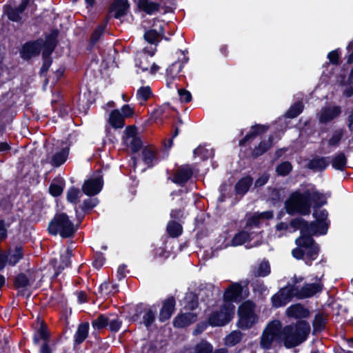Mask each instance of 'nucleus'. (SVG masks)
I'll return each mask as SVG.
<instances>
[{"label": "nucleus", "mask_w": 353, "mask_h": 353, "mask_svg": "<svg viewBox=\"0 0 353 353\" xmlns=\"http://www.w3.org/2000/svg\"><path fill=\"white\" fill-rule=\"evenodd\" d=\"M316 222L307 223L302 219H295L291 221V225L301 230V235L295 241L297 248L292 251V256L296 259H304L308 265L315 260L318 256L319 248L314 243L311 236L316 234H325L327 228L324 220L327 216L326 210H323L314 213Z\"/></svg>", "instance_id": "1"}, {"label": "nucleus", "mask_w": 353, "mask_h": 353, "mask_svg": "<svg viewBox=\"0 0 353 353\" xmlns=\"http://www.w3.org/2000/svg\"><path fill=\"white\" fill-rule=\"evenodd\" d=\"M310 331L309 323L305 321H301L296 325L285 327L280 337L286 347H292L304 341Z\"/></svg>", "instance_id": "2"}, {"label": "nucleus", "mask_w": 353, "mask_h": 353, "mask_svg": "<svg viewBox=\"0 0 353 353\" xmlns=\"http://www.w3.org/2000/svg\"><path fill=\"white\" fill-rule=\"evenodd\" d=\"M77 230V228L65 213L57 214L48 225L50 234H59L62 238L72 237Z\"/></svg>", "instance_id": "3"}, {"label": "nucleus", "mask_w": 353, "mask_h": 353, "mask_svg": "<svg viewBox=\"0 0 353 353\" xmlns=\"http://www.w3.org/2000/svg\"><path fill=\"white\" fill-rule=\"evenodd\" d=\"M310 192L305 191L303 193L295 192L290 196L289 200L285 202V208L289 214L299 212L302 214H308L310 212L311 203L307 195Z\"/></svg>", "instance_id": "4"}, {"label": "nucleus", "mask_w": 353, "mask_h": 353, "mask_svg": "<svg viewBox=\"0 0 353 353\" xmlns=\"http://www.w3.org/2000/svg\"><path fill=\"white\" fill-rule=\"evenodd\" d=\"M234 305L230 302H223L219 308L212 312L208 317L209 324L212 326H223L228 323L234 314Z\"/></svg>", "instance_id": "5"}, {"label": "nucleus", "mask_w": 353, "mask_h": 353, "mask_svg": "<svg viewBox=\"0 0 353 353\" xmlns=\"http://www.w3.org/2000/svg\"><path fill=\"white\" fill-rule=\"evenodd\" d=\"M255 305L250 301L243 303L239 307L238 314L239 320L238 325L242 329H249L252 327L257 321V316L254 312Z\"/></svg>", "instance_id": "6"}, {"label": "nucleus", "mask_w": 353, "mask_h": 353, "mask_svg": "<svg viewBox=\"0 0 353 353\" xmlns=\"http://www.w3.org/2000/svg\"><path fill=\"white\" fill-rule=\"evenodd\" d=\"M156 48L151 47L150 48H145L142 51L138 52L136 54L135 65L140 68L143 72L150 70V73L152 74H155L159 67L154 63L150 67V61L148 57H152L155 53Z\"/></svg>", "instance_id": "7"}, {"label": "nucleus", "mask_w": 353, "mask_h": 353, "mask_svg": "<svg viewBox=\"0 0 353 353\" xmlns=\"http://www.w3.org/2000/svg\"><path fill=\"white\" fill-rule=\"evenodd\" d=\"M281 323L278 321L271 322L265 329L261 336V345L264 349H269L274 341L281 339Z\"/></svg>", "instance_id": "8"}, {"label": "nucleus", "mask_w": 353, "mask_h": 353, "mask_svg": "<svg viewBox=\"0 0 353 353\" xmlns=\"http://www.w3.org/2000/svg\"><path fill=\"white\" fill-rule=\"evenodd\" d=\"M295 296V288L287 285L272 296L271 300L274 307H280L288 303Z\"/></svg>", "instance_id": "9"}, {"label": "nucleus", "mask_w": 353, "mask_h": 353, "mask_svg": "<svg viewBox=\"0 0 353 353\" xmlns=\"http://www.w3.org/2000/svg\"><path fill=\"white\" fill-rule=\"evenodd\" d=\"M103 184L102 176L99 172H97L84 182L82 190L83 192L88 196L95 195L100 192Z\"/></svg>", "instance_id": "10"}, {"label": "nucleus", "mask_w": 353, "mask_h": 353, "mask_svg": "<svg viewBox=\"0 0 353 353\" xmlns=\"http://www.w3.org/2000/svg\"><path fill=\"white\" fill-rule=\"evenodd\" d=\"M123 141L125 145L130 147L134 152H137L141 147L142 143L137 137V130L134 127L129 126L125 130Z\"/></svg>", "instance_id": "11"}, {"label": "nucleus", "mask_w": 353, "mask_h": 353, "mask_svg": "<svg viewBox=\"0 0 353 353\" xmlns=\"http://www.w3.org/2000/svg\"><path fill=\"white\" fill-rule=\"evenodd\" d=\"M323 284L319 281L314 283H305L300 290L295 288V296L299 299H305L313 296L321 292Z\"/></svg>", "instance_id": "12"}, {"label": "nucleus", "mask_w": 353, "mask_h": 353, "mask_svg": "<svg viewBox=\"0 0 353 353\" xmlns=\"http://www.w3.org/2000/svg\"><path fill=\"white\" fill-rule=\"evenodd\" d=\"M341 112V108L339 106L325 107L319 112V121L323 123H328L337 117Z\"/></svg>", "instance_id": "13"}, {"label": "nucleus", "mask_w": 353, "mask_h": 353, "mask_svg": "<svg viewBox=\"0 0 353 353\" xmlns=\"http://www.w3.org/2000/svg\"><path fill=\"white\" fill-rule=\"evenodd\" d=\"M242 290V286L239 283H235L232 284L225 291L223 295L224 302L232 303L233 301H236L241 296Z\"/></svg>", "instance_id": "14"}, {"label": "nucleus", "mask_w": 353, "mask_h": 353, "mask_svg": "<svg viewBox=\"0 0 353 353\" xmlns=\"http://www.w3.org/2000/svg\"><path fill=\"white\" fill-rule=\"evenodd\" d=\"M192 170L188 165L179 168L175 172L172 181L177 184L186 183L192 176Z\"/></svg>", "instance_id": "15"}, {"label": "nucleus", "mask_w": 353, "mask_h": 353, "mask_svg": "<svg viewBox=\"0 0 353 353\" xmlns=\"http://www.w3.org/2000/svg\"><path fill=\"white\" fill-rule=\"evenodd\" d=\"M175 301L173 297L166 299L163 304V307L160 311L159 320L162 322L169 319L174 310Z\"/></svg>", "instance_id": "16"}, {"label": "nucleus", "mask_w": 353, "mask_h": 353, "mask_svg": "<svg viewBox=\"0 0 353 353\" xmlns=\"http://www.w3.org/2000/svg\"><path fill=\"white\" fill-rule=\"evenodd\" d=\"M69 154V148H64L56 152L51 157H48L49 163L54 167H59L63 164Z\"/></svg>", "instance_id": "17"}, {"label": "nucleus", "mask_w": 353, "mask_h": 353, "mask_svg": "<svg viewBox=\"0 0 353 353\" xmlns=\"http://www.w3.org/2000/svg\"><path fill=\"white\" fill-rule=\"evenodd\" d=\"M34 279L32 276L21 273L19 274L15 279L14 286L19 290V292L23 294V292L28 289V287L34 283Z\"/></svg>", "instance_id": "18"}, {"label": "nucleus", "mask_w": 353, "mask_h": 353, "mask_svg": "<svg viewBox=\"0 0 353 353\" xmlns=\"http://www.w3.org/2000/svg\"><path fill=\"white\" fill-rule=\"evenodd\" d=\"M197 317L194 313L188 312L178 315L174 320L173 324L176 327H183L196 321Z\"/></svg>", "instance_id": "19"}, {"label": "nucleus", "mask_w": 353, "mask_h": 353, "mask_svg": "<svg viewBox=\"0 0 353 353\" xmlns=\"http://www.w3.org/2000/svg\"><path fill=\"white\" fill-rule=\"evenodd\" d=\"M41 50V45L38 42L27 43L22 48L21 52V57L28 59L30 57L39 54Z\"/></svg>", "instance_id": "20"}, {"label": "nucleus", "mask_w": 353, "mask_h": 353, "mask_svg": "<svg viewBox=\"0 0 353 353\" xmlns=\"http://www.w3.org/2000/svg\"><path fill=\"white\" fill-rule=\"evenodd\" d=\"M286 314L288 316L295 319L305 318L309 315V312L300 303H296L290 306L286 310Z\"/></svg>", "instance_id": "21"}, {"label": "nucleus", "mask_w": 353, "mask_h": 353, "mask_svg": "<svg viewBox=\"0 0 353 353\" xmlns=\"http://www.w3.org/2000/svg\"><path fill=\"white\" fill-rule=\"evenodd\" d=\"M330 160L328 157H315L308 163V168L316 172L324 170L329 165Z\"/></svg>", "instance_id": "22"}, {"label": "nucleus", "mask_w": 353, "mask_h": 353, "mask_svg": "<svg viewBox=\"0 0 353 353\" xmlns=\"http://www.w3.org/2000/svg\"><path fill=\"white\" fill-rule=\"evenodd\" d=\"M29 3V0H23L17 8H9L7 10L8 18L13 21H19L21 19L20 14L24 11Z\"/></svg>", "instance_id": "23"}, {"label": "nucleus", "mask_w": 353, "mask_h": 353, "mask_svg": "<svg viewBox=\"0 0 353 353\" xmlns=\"http://www.w3.org/2000/svg\"><path fill=\"white\" fill-rule=\"evenodd\" d=\"M130 4L128 0H114L111 8L115 11L114 17L119 18L126 14Z\"/></svg>", "instance_id": "24"}, {"label": "nucleus", "mask_w": 353, "mask_h": 353, "mask_svg": "<svg viewBox=\"0 0 353 353\" xmlns=\"http://www.w3.org/2000/svg\"><path fill=\"white\" fill-rule=\"evenodd\" d=\"M7 263L10 265H16L23 257V251L21 247H15L14 249H10L6 254Z\"/></svg>", "instance_id": "25"}, {"label": "nucleus", "mask_w": 353, "mask_h": 353, "mask_svg": "<svg viewBox=\"0 0 353 353\" xmlns=\"http://www.w3.org/2000/svg\"><path fill=\"white\" fill-rule=\"evenodd\" d=\"M125 119L119 110H112L109 116L108 122L114 128H122L124 126Z\"/></svg>", "instance_id": "26"}, {"label": "nucleus", "mask_w": 353, "mask_h": 353, "mask_svg": "<svg viewBox=\"0 0 353 353\" xmlns=\"http://www.w3.org/2000/svg\"><path fill=\"white\" fill-rule=\"evenodd\" d=\"M183 64L180 62H174L171 64L167 69V85L170 87V84L173 80L177 77L178 74L181 71Z\"/></svg>", "instance_id": "27"}, {"label": "nucleus", "mask_w": 353, "mask_h": 353, "mask_svg": "<svg viewBox=\"0 0 353 353\" xmlns=\"http://www.w3.org/2000/svg\"><path fill=\"white\" fill-rule=\"evenodd\" d=\"M138 6L148 14H152L159 11L160 5L149 0H139Z\"/></svg>", "instance_id": "28"}, {"label": "nucleus", "mask_w": 353, "mask_h": 353, "mask_svg": "<svg viewBox=\"0 0 353 353\" xmlns=\"http://www.w3.org/2000/svg\"><path fill=\"white\" fill-rule=\"evenodd\" d=\"M252 183V179L250 176H245L240 179L235 185L236 194H245L250 189Z\"/></svg>", "instance_id": "29"}, {"label": "nucleus", "mask_w": 353, "mask_h": 353, "mask_svg": "<svg viewBox=\"0 0 353 353\" xmlns=\"http://www.w3.org/2000/svg\"><path fill=\"white\" fill-rule=\"evenodd\" d=\"M270 273V265L268 261H263L261 263L253 267L252 274L255 276L264 277Z\"/></svg>", "instance_id": "30"}, {"label": "nucleus", "mask_w": 353, "mask_h": 353, "mask_svg": "<svg viewBox=\"0 0 353 353\" xmlns=\"http://www.w3.org/2000/svg\"><path fill=\"white\" fill-rule=\"evenodd\" d=\"M163 33V30L162 27L159 28V31L156 30H149L145 32L144 38L148 43L150 44H154L156 46L159 42L160 37Z\"/></svg>", "instance_id": "31"}, {"label": "nucleus", "mask_w": 353, "mask_h": 353, "mask_svg": "<svg viewBox=\"0 0 353 353\" xmlns=\"http://www.w3.org/2000/svg\"><path fill=\"white\" fill-rule=\"evenodd\" d=\"M212 345L206 341H202L198 343L194 349H188L183 353H212Z\"/></svg>", "instance_id": "32"}, {"label": "nucleus", "mask_w": 353, "mask_h": 353, "mask_svg": "<svg viewBox=\"0 0 353 353\" xmlns=\"http://www.w3.org/2000/svg\"><path fill=\"white\" fill-rule=\"evenodd\" d=\"M89 331V323L85 322L80 324L76 332L74 338L75 342L78 344L81 343L88 336Z\"/></svg>", "instance_id": "33"}, {"label": "nucleus", "mask_w": 353, "mask_h": 353, "mask_svg": "<svg viewBox=\"0 0 353 353\" xmlns=\"http://www.w3.org/2000/svg\"><path fill=\"white\" fill-rule=\"evenodd\" d=\"M332 167L339 170H343L346 165L347 159L343 152H339L332 157L331 161Z\"/></svg>", "instance_id": "34"}, {"label": "nucleus", "mask_w": 353, "mask_h": 353, "mask_svg": "<svg viewBox=\"0 0 353 353\" xmlns=\"http://www.w3.org/2000/svg\"><path fill=\"white\" fill-rule=\"evenodd\" d=\"M306 192H310L307 198L311 203L312 201L316 205H322L325 203V199L323 195L316 190L314 188L307 189Z\"/></svg>", "instance_id": "35"}, {"label": "nucleus", "mask_w": 353, "mask_h": 353, "mask_svg": "<svg viewBox=\"0 0 353 353\" xmlns=\"http://www.w3.org/2000/svg\"><path fill=\"white\" fill-rule=\"evenodd\" d=\"M194 155L202 159H207L214 156V150L205 145H199L194 150Z\"/></svg>", "instance_id": "36"}, {"label": "nucleus", "mask_w": 353, "mask_h": 353, "mask_svg": "<svg viewBox=\"0 0 353 353\" xmlns=\"http://www.w3.org/2000/svg\"><path fill=\"white\" fill-rule=\"evenodd\" d=\"M122 324V321L117 314H108V325L110 330L112 332H117Z\"/></svg>", "instance_id": "37"}, {"label": "nucleus", "mask_w": 353, "mask_h": 353, "mask_svg": "<svg viewBox=\"0 0 353 353\" xmlns=\"http://www.w3.org/2000/svg\"><path fill=\"white\" fill-rule=\"evenodd\" d=\"M72 248L69 247L65 250V254L61 256V263L57 268V270L56 271L55 273L56 276H57L62 270H63L65 268L68 267L70 265V258L72 255Z\"/></svg>", "instance_id": "38"}, {"label": "nucleus", "mask_w": 353, "mask_h": 353, "mask_svg": "<svg viewBox=\"0 0 353 353\" xmlns=\"http://www.w3.org/2000/svg\"><path fill=\"white\" fill-rule=\"evenodd\" d=\"M242 336L243 334L240 331H233L225 337V343L228 346H234L241 341Z\"/></svg>", "instance_id": "39"}, {"label": "nucleus", "mask_w": 353, "mask_h": 353, "mask_svg": "<svg viewBox=\"0 0 353 353\" xmlns=\"http://www.w3.org/2000/svg\"><path fill=\"white\" fill-rule=\"evenodd\" d=\"M267 130V128L264 125H257L252 128L251 131L245 137V138L240 142L241 144L247 141L250 139L255 138L259 134L265 132Z\"/></svg>", "instance_id": "40"}, {"label": "nucleus", "mask_w": 353, "mask_h": 353, "mask_svg": "<svg viewBox=\"0 0 353 353\" xmlns=\"http://www.w3.org/2000/svg\"><path fill=\"white\" fill-rule=\"evenodd\" d=\"M345 132L344 129H338L336 130L330 139L328 140V145L331 147H336L339 145L341 140L343 138V134Z\"/></svg>", "instance_id": "41"}, {"label": "nucleus", "mask_w": 353, "mask_h": 353, "mask_svg": "<svg viewBox=\"0 0 353 353\" xmlns=\"http://www.w3.org/2000/svg\"><path fill=\"white\" fill-rule=\"evenodd\" d=\"M92 325L95 330H101L108 325V315L101 314L92 321Z\"/></svg>", "instance_id": "42"}, {"label": "nucleus", "mask_w": 353, "mask_h": 353, "mask_svg": "<svg viewBox=\"0 0 353 353\" xmlns=\"http://www.w3.org/2000/svg\"><path fill=\"white\" fill-rule=\"evenodd\" d=\"M155 150L153 148H145L142 152L143 160L149 166L152 165V163L155 159Z\"/></svg>", "instance_id": "43"}, {"label": "nucleus", "mask_w": 353, "mask_h": 353, "mask_svg": "<svg viewBox=\"0 0 353 353\" xmlns=\"http://www.w3.org/2000/svg\"><path fill=\"white\" fill-rule=\"evenodd\" d=\"M167 231L171 236L176 237L182 233V227L175 221H170L167 225Z\"/></svg>", "instance_id": "44"}, {"label": "nucleus", "mask_w": 353, "mask_h": 353, "mask_svg": "<svg viewBox=\"0 0 353 353\" xmlns=\"http://www.w3.org/2000/svg\"><path fill=\"white\" fill-rule=\"evenodd\" d=\"M272 139L270 137L268 141H262L252 152L254 157H259L265 152L271 146Z\"/></svg>", "instance_id": "45"}, {"label": "nucleus", "mask_w": 353, "mask_h": 353, "mask_svg": "<svg viewBox=\"0 0 353 353\" xmlns=\"http://www.w3.org/2000/svg\"><path fill=\"white\" fill-rule=\"evenodd\" d=\"M250 239V234L245 231L240 232L236 234L232 240V245L239 246L243 245Z\"/></svg>", "instance_id": "46"}, {"label": "nucleus", "mask_w": 353, "mask_h": 353, "mask_svg": "<svg viewBox=\"0 0 353 353\" xmlns=\"http://www.w3.org/2000/svg\"><path fill=\"white\" fill-rule=\"evenodd\" d=\"M303 104L302 102L294 103L286 112V117L288 118H295L301 114L303 110Z\"/></svg>", "instance_id": "47"}, {"label": "nucleus", "mask_w": 353, "mask_h": 353, "mask_svg": "<svg viewBox=\"0 0 353 353\" xmlns=\"http://www.w3.org/2000/svg\"><path fill=\"white\" fill-rule=\"evenodd\" d=\"M155 314L156 310H153L152 309H148L145 311V314L143 316V323L147 327H150L153 323L155 319Z\"/></svg>", "instance_id": "48"}, {"label": "nucleus", "mask_w": 353, "mask_h": 353, "mask_svg": "<svg viewBox=\"0 0 353 353\" xmlns=\"http://www.w3.org/2000/svg\"><path fill=\"white\" fill-rule=\"evenodd\" d=\"M80 190L75 188H70L67 192V200L70 203H77L79 199Z\"/></svg>", "instance_id": "49"}, {"label": "nucleus", "mask_w": 353, "mask_h": 353, "mask_svg": "<svg viewBox=\"0 0 353 353\" xmlns=\"http://www.w3.org/2000/svg\"><path fill=\"white\" fill-rule=\"evenodd\" d=\"M292 170V165L290 163L285 161L279 164L276 168V172L278 174L281 176H285L288 174Z\"/></svg>", "instance_id": "50"}, {"label": "nucleus", "mask_w": 353, "mask_h": 353, "mask_svg": "<svg viewBox=\"0 0 353 353\" xmlns=\"http://www.w3.org/2000/svg\"><path fill=\"white\" fill-rule=\"evenodd\" d=\"M326 319L322 314H316L314 320L313 325L316 331H321L323 329Z\"/></svg>", "instance_id": "51"}, {"label": "nucleus", "mask_w": 353, "mask_h": 353, "mask_svg": "<svg viewBox=\"0 0 353 353\" xmlns=\"http://www.w3.org/2000/svg\"><path fill=\"white\" fill-rule=\"evenodd\" d=\"M137 97L143 101L148 100L152 94L151 89L149 86L141 87L137 90Z\"/></svg>", "instance_id": "52"}, {"label": "nucleus", "mask_w": 353, "mask_h": 353, "mask_svg": "<svg viewBox=\"0 0 353 353\" xmlns=\"http://www.w3.org/2000/svg\"><path fill=\"white\" fill-rule=\"evenodd\" d=\"M185 300L187 302L186 305H185V307L187 310H194L198 306V302L196 300V297L192 293L187 294Z\"/></svg>", "instance_id": "53"}, {"label": "nucleus", "mask_w": 353, "mask_h": 353, "mask_svg": "<svg viewBox=\"0 0 353 353\" xmlns=\"http://www.w3.org/2000/svg\"><path fill=\"white\" fill-rule=\"evenodd\" d=\"M63 191V187L61 185L57 184V183H52L50 185L49 188V192L50 193L54 196H57L62 194Z\"/></svg>", "instance_id": "54"}, {"label": "nucleus", "mask_w": 353, "mask_h": 353, "mask_svg": "<svg viewBox=\"0 0 353 353\" xmlns=\"http://www.w3.org/2000/svg\"><path fill=\"white\" fill-rule=\"evenodd\" d=\"M178 93L180 97V100L184 103H188L192 99V96L190 92L184 89H179Z\"/></svg>", "instance_id": "55"}, {"label": "nucleus", "mask_w": 353, "mask_h": 353, "mask_svg": "<svg viewBox=\"0 0 353 353\" xmlns=\"http://www.w3.org/2000/svg\"><path fill=\"white\" fill-rule=\"evenodd\" d=\"M104 28V26H100L94 31L91 36L92 42L95 43L99 39L103 32Z\"/></svg>", "instance_id": "56"}, {"label": "nucleus", "mask_w": 353, "mask_h": 353, "mask_svg": "<svg viewBox=\"0 0 353 353\" xmlns=\"http://www.w3.org/2000/svg\"><path fill=\"white\" fill-rule=\"evenodd\" d=\"M98 203L97 199H88L83 202V208L86 210L92 209L95 207Z\"/></svg>", "instance_id": "57"}, {"label": "nucleus", "mask_w": 353, "mask_h": 353, "mask_svg": "<svg viewBox=\"0 0 353 353\" xmlns=\"http://www.w3.org/2000/svg\"><path fill=\"white\" fill-rule=\"evenodd\" d=\"M121 115L123 117L124 119H125L132 115L133 110L129 105H124L121 108Z\"/></svg>", "instance_id": "58"}, {"label": "nucleus", "mask_w": 353, "mask_h": 353, "mask_svg": "<svg viewBox=\"0 0 353 353\" xmlns=\"http://www.w3.org/2000/svg\"><path fill=\"white\" fill-rule=\"evenodd\" d=\"M54 48V44L53 42H50L46 45V48L43 52V57L45 58H50L49 56L51 54V52L53 51Z\"/></svg>", "instance_id": "59"}, {"label": "nucleus", "mask_w": 353, "mask_h": 353, "mask_svg": "<svg viewBox=\"0 0 353 353\" xmlns=\"http://www.w3.org/2000/svg\"><path fill=\"white\" fill-rule=\"evenodd\" d=\"M268 181V176L267 174H263L255 182V186L261 187L264 185Z\"/></svg>", "instance_id": "60"}, {"label": "nucleus", "mask_w": 353, "mask_h": 353, "mask_svg": "<svg viewBox=\"0 0 353 353\" xmlns=\"http://www.w3.org/2000/svg\"><path fill=\"white\" fill-rule=\"evenodd\" d=\"M259 216L257 214H255L252 216L248 219L247 225L250 226L257 225L259 223Z\"/></svg>", "instance_id": "61"}, {"label": "nucleus", "mask_w": 353, "mask_h": 353, "mask_svg": "<svg viewBox=\"0 0 353 353\" xmlns=\"http://www.w3.org/2000/svg\"><path fill=\"white\" fill-rule=\"evenodd\" d=\"M327 58L332 63H336L339 59V54L337 51L333 50L330 52L327 55Z\"/></svg>", "instance_id": "62"}, {"label": "nucleus", "mask_w": 353, "mask_h": 353, "mask_svg": "<svg viewBox=\"0 0 353 353\" xmlns=\"http://www.w3.org/2000/svg\"><path fill=\"white\" fill-rule=\"evenodd\" d=\"M125 268H126V265H120L118 268V270H117V277H118L119 280H121V279H123L125 277Z\"/></svg>", "instance_id": "63"}, {"label": "nucleus", "mask_w": 353, "mask_h": 353, "mask_svg": "<svg viewBox=\"0 0 353 353\" xmlns=\"http://www.w3.org/2000/svg\"><path fill=\"white\" fill-rule=\"evenodd\" d=\"M183 211L181 209L172 210L170 213L172 218L179 219L183 217Z\"/></svg>", "instance_id": "64"}]
</instances>
